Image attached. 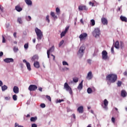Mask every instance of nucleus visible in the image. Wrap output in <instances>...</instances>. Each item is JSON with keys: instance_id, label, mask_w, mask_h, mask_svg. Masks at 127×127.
I'll return each mask as SVG.
<instances>
[{"instance_id": "nucleus-27", "label": "nucleus", "mask_w": 127, "mask_h": 127, "mask_svg": "<svg viewBox=\"0 0 127 127\" xmlns=\"http://www.w3.org/2000/svg\"><path fill=\"white\" fill-rule=\"evenodd\" d=\"M120 19L122 20V21H125V22H127V18L125 16H121Z\"/></svg>"}, {"instance_id": "nucleus-55", "label": "nucleus", "mask_w": 127, "mask_h": 127, "mask_svg": "<svg viewBox=\"0 0 127 127\" xmlns=\"http://www.w3.org/2000/svg\"><path fill=\"white\" fill-rule=\"evenodd\" d=\"M94 2H89V5H91V6H94Z\"/></svg>"}, {"instance_id": "nucleus-51", "label": "nucleus", "mask_w": 127, "mask_h": 127, "mask_svg": "<svg viewBox=\"0 0 127 127\" xmlns=\"http://www.w3.org/2000/svg\"><path fill=\"white\" fill-rule=\"evenodd\" d=\"M19 125L18 124V123H15V124H14V127H19Z\"/></svg>"}, {"instance_id": "nucleus-38", "label": "nucleus", "mask_w": 127, "mask_h": 127, "mask_svg": "<svg viewBox=\"0 0 127 127\" xmlns=\"http://www.w3.org/2000/svg\"><path fill=\"white\" fill-rule=\"evenodd\" d=\"M46 21H47V22H48V23L50 22V20L49 19V16L48 15L46 16Z\"/></svg>"}, {"instance_id": "nucleus-53", "label": "nucleus", "mask_w": 127, "mask_h": 127, "mask_svg": "<svg viewBox=\"0 0 127 127\" xmlns=\"http://www.w3.org/2000/svg\"><path fill=\"white\" fill-rule=\"evenodd\" d=\"M51 16H52V17H53V16H54L55 15V13L53 12H51Z\"/></svg>"}, {"instance_id": "nucleus-19", "label": "nucleus", "mask_w": 127, "mask_h": 127, "mask_svg": "<svg viewBox=\"0 0 127 127\" xmlns=\"http://www.w3.org/2000/svg\"><path fill=\"white\" fill-rule=\"evenodd\" d=\"M79 10H88V8L86 6L80 5L78 6Z\"/></svg>"}, {"instance_id": "nucleus-54", "label": "nucleus", "mask_w": 127, "mask_h": 127, "mask_svg": "<svg viewBox=\"0 0 127 127\" xmlns=\"http://www.w3.org/2000/svg\"><path fill=\"white\" fill-rule=\"evenodd\" d=\"M0 10H1L2 12L3 11V7L1 6L0 5Z\"/></svg>"}, {"instance_id": "nucleus-1", "label": "nucleus", "mask_w": 127, "mask_h": 127, "mask_svg": "<svg viewBox=\"0 0 127 127\" xmlns=\"http://www.w3.org/2000/svg\"><path fill=\"white\" fill-rule=\"evenodd\" d=\"M118 76L116 74H110L106 76V80L110 83H115L117 81Z\"/></svg>"}, {"instance_id": "nucleus-16", "label": "nucleus", "mask_w": 127, "mask_h": 127, "mask_svg": "<svg viewBox=\"0 0 127 127\" xmlns=\"http://www.w3.org/2000/svg\"><path fill=\"white\" fill-rule=\"evenodd\" d=\"M101 22L104 25H107L108 24V19L105 17L101 18Z\"/></svg>"}, {"instance_id": "nucleus-52", "label": "nucleus", "mask_w": 127, "mask_h": 127, "mask_svg": "<svg viewBox=\"0 0 127 127\" xmlns=\"http://www.w3.org/2000/svg\"><path fill=\"white\" fill-rule=\"evenodd\" d=\"M31 127H37V125L35 124H33L31 125Z\"/></svg>"}, {"instance_id": "nucleus-10", "label": "nucleus", "mask_w": 127, "mask_h": 127, "mask_svg": "<svg viewBox=\"0 0 127 127\" xmlns=\"http://www.w3.org/2000/svg\"><path fill=\"white\" fill-rule=\"evenodd\" d=\"M23 63H26V67L29 71H31V67L30 66V64L28 63L26 60H23Z\"/></svg>"}, {"instance_id": "nucleus-42", "label": "nucleus", "mask_w": 127, "mask_h": 127, "mask_svg": "<svg viewBox=\"0 0 127 127\" xmlns=\"http://www.w3.org/2000/svg\"><path fill=\"white\" fill-rule=\"evenodd\" d=\"M24 48L25 49H28V43H26L24 45Z\"/></svg>"}, {"instance_id": "nucleus-14", "label": "nucleus", "mask_w": 127, "mask_h": 127, "mask_svg": "<svg viewBox=\"0 0 127 127\" xmlns=\"http://www.w3.org/2000/svg\"><path fill=\"white\" fill-rule=\"evenodd\" d=\"M54 51V46H52L49 50L47 51V56L48 58H50L49 55H50V53L53 52Z\"/></svg>"}, {"instance_id": "nucleus-29", "label": "nucleus", "mask_w": 127, "mask_h": 127, "mask_svg": "<svg viewBox=\"0 0 127 127\" xmlns=\"http://www.w3.org/2000/svg\"><path fill=\"white\" fill-rule=\"evenodd\" d=\"M1 90L3 92L5 91V90H7V86L4 85L1 86Z\"/></svg>"}, {"instance_id": "nucleus-31", "label": "nucleus", "mask_w": 127, "mask_h": 127, "mask_svg": "<svg viewBox=\"0 0 127 127\" xmlns=\"http://www.w3.org/2000/svg\"><path fill=\"white\" fill-rule=\"evenodd\" d=\"M13 51H14V52L15 53H16V52H18V48H17V47H14L13 48Z\"/></svg>"}, {"instance_id": "nucleus-49", "label": "nucleus", "mask_w": 127, "mask_h": 127, "mask_svg": "<svg viewBox=\"0 0 127 127\" xmlns=\"http://www.w3.org/2000/svg\"><path fill=\"white\" fill-rule=\"evenodd\" d=\"M87 63H88V64H91V63L92 62V60H91L90 59H88V60H87Z\"/></svg>"}, {"instance_id": "nucleus-36", "label": "nucleus", "mask_w": 127, "mask_h": 127, "mask_svg": "<svg viewBox=\"0 0 127 127\" xmlns=\"http://www.w3.org/2000/svg\"><path fill=\"white\" fill-rule=\"evenodd\" d=\"M91 25L92 26H94V25H95V20L94 19H91Z\"/></svg>"}, {"instance_id": "nucleus-11", "label": "nucleus", "mask_w": 127, "mask_h": 127, "mask_svg": "<svg viewBox=\"0 0 127 127\" xmlns=\"http://www.w3.org/2000/svg\"><path fill=\"white\" fill-rule=\"evenodd\" d=\"M87 36H88V34H87V33H84L80 34L79 36V38L80 41H82V40H83V39H85V38H86V37H87Z\"/></svg>"}, {"instance_id": "nucleus-32", "label": "nucleus", "mask_w": 127, "mask_h": 127, "mask_svg": "<svg viewBox=\"0 0 127 127\" xmlns=\"http://www.w3.org/2000/svg\"><path fill=\"white\" fill-rule=\"evenodd\" d=\"M37 120V117H31L30 119L31 122H35Z\"/></svg>"}, {"instance_id": "nucleus-40", "label": "nucleus", "mask_w": 127, "mask_h": 127, "mask_svg": "<svg viewBox=\"0 0 127 127\" xmlns=\"http://www.w3.org/2000/svg\"><path fill=\"white\" fill-rule=\"evenodd\" d=\"M62 102H64V99H59V100L57 99L56 103H61Z\"/></svg>"}, {"instance_id": "nucleus-46", "label": "nucleus", "mask_w": 127, "mask_h": 127, "mask_svg": "<svg viewBox=\"0 0 127 127\" xmlns=\"http://www.w3.org/2000/svg\"><path fill=\"white\" fill-rule=\"evenodd\" d=\"M56 11L58 13H60V9L59 7H57L56 9Z\"/></svg>"}, {"instance_id": "nucleus-28", "label": "nucleus", "mask_w": 127, "mask_h": 127, "mask_svg": "<svg viewBox=\"0 0 127 127\" xmlns=\"http://www.w3.org/2000/svg\"><path fill=\"white\" fill-rule=\"evenodd\" d=\"M32 61H34L35 62L37 61V60H38V57L37 56H34L32 59H31Z\"/></svg>"}, {"instance_id": "nucleus-7", "label": "nucleus", "mask_w": 127, "mask_h": 127, "mask_svg": "<svg viewBox=\"0 0 127 127\" xmlns=\"http://www.w3.org/2000/svg\"><path fill=\"white\" fill-rule=\"evenodd\" d=\"M102 59L103 60H108L109 59V57H108V52L106 51H103L102 52Z\"/></svg>"}, {"instance_id": "nucleus-57", "label": "nucleus", "mask_w": 127, "mask_h": 127, "mask_svg": "<svg viewBox=\"0 0 127 127\" xmlns=\"http://www.w3.org/2000/svg\"><path fill=\"white\" fill-rule=\"evenodd\" d=\"M3 55V53L2 52H0V57H1Z\"/></svg>"}, {"instance_id": "nucleus-20", "label": "nucleus", "mask_w": 127, "mask_h": 127, "mask_svg": "<svg viewBox=\"0 0 127 127\" xmlns=\"http://www.w3.org/2000/svg\"><path fill=\"white\" fill-rule=\"evenodd\" d=\"M77 112L79 114H83V112H84V107L83 106H80L77 108Z\"/></svg>"}, {"instance_id": "nucleus-43", "label": "nucleus", "mask_w": 127, "mask_h": 127, "mask_svg": "<svg viewBox=\"0 0 127 127\" xmlns=\"http://www.w3.org/2000/svg\"><path fill=\"white\" fill-rule=\"evenodd\" d=\"M63 43H64V40H62L59 44V47H61V46L63 45Z\"/></svg>"}, {"instance_id": "nucleus-47", "label": "nucleus", "mask_w": 127, "mask_h": 127, "mask_svg": "<svg viewBox=\"0 0 127 127\" xmlns=\"http://www.w3.org/2000/svg\"><path fill=\"white\" fill-rule=\"evenodd\" d=\"M2 43H5V39L4 38V36L2 35Z\"/></svg>"}, {"instance_id": "nucleus-25", "label": "nucleus", "mask_w": 127, "mask_h": 127, "mask_svg": "<svg viewBox=\"0 0 127 127\" xmlns=\"http://www.w3.org/2000/svg\"><path fill=\"white\" fill-rule=\"evenodd\" d=\"M25 2L28 5H32V1L31 0H25Z\"/></svg>"}, {"instance_id": "nucleus-26", "label": "nucleus", "mask_w": 127, "mask_h": 127, "mask_svg": "<svg viewBox=\"0 0 127 127\" xmlns=\"http://www.w3.org/2000/svg\"><path fill=\"white\" fill-rule=\"evenodd\" d=\"M115 47L116 48V49H120V43L118 41H116L115 44Z\"/></svg>"}, {"instance_id": "nucleus-61", "label": "nucleus", "mask_w": 127, "mask_h": 127, "mask_svg": "<svg viewBox=\"0 0 127 127\" xmlns=\"http://www.w3.org/2000/svg\"><path fill=\"white\" fill-rule=\"evenodd\" d=\"M51 56H52L53 57V60H55V56H54L53 54H52Z\"/></svg>"}, {"instance_id": "nucleus-30", "label": "nucleus", "mask_w": 127, "mask_h": 127, "mask_svg": "<svg viewBox=\"0 0 127 127\" xmlns=\"http://www.w3.org/2000/svg\"><path fill=\"white\" fill-rule=\"evenodd\" d=\"M87 92L88 94H92V93H93V90H92V88L89 87L87 88Z\"/></svg>"}, {"instance_id": "nucleus-13", "label": "nucleus", "mask_w": 127, "mask_h": 127, "mask_svg": "<svg viewBox=\"0 0 127 127\" xmlns=\"http://www.w3.org/2000/svg\"><path fill=\"white\" fill-rule=\"evenodd\" d=\"M86 79L87 80H91L93 79V73H92V71L88 72L86 76Z\"/></svg>"}, {"instance_id": "nucleus-39", "label": "nucleus", "mask_w": 127, "mask_h": 127, "mask_svg": "<svg viewBox=\"0 0 127 127\" xmlns=\"http://www.w3.org/2000/svg\"><path fill=\"white\" fill-rule=\"evenodd\" d=\"M46 99L48 100L50 102H51V97H50V96L49 95H46Z\"/></svg>"}, {"instance_id": "nucleus-6", "label": "nucleus", "mask_w": 127, "mask_h": 127, "mask_svg": "<svg viewBox=\"0 0 127 127\" xmlns=\"http://www.w3.org/2000/svg\"><path fill=\"white\" fill-rule=\"evenodd\" d=\"M64 89L66 90L67 92H68L70 95H73V91H72V88L69 86L67 82H65L64 84Z\"/></svg>"}, {"instance_id": "nucleus-18", "label": "nucleus", "mask_w": 127, "mask_h": 127, "mask_svg": "<svg viewBox=\"0 0 127 127\" xmlns=\"http://www.w3.org/2000/svg\"><path fill=\"white\" fill-rule=\"evenodd\" d=\"M13 91L15 94H18L19 93V88H18V87L15 86L13 88Z\"/></svg>"}, {"instance_id": "nucleus-12", "label": "nucleus", "mask_w": 127, "mask_h": 127, "mask_svg": "<svg viewBox=\"0 0 127 127\" xmlns=\"http://www.w3.org/2000/svg\"><path fill=\"white\" fill-rule=\"evenodd\" d=\"M3 61L5 63H12L14 60L12 58H6L3 60Z\"/></svg>"}, {"instance_id": "nucleus-5", "label": "nucleus", "mask_w": 127, "mask_h": 127, "mask_svg": "<svg viewBox=\"0 0 127 127\" xmlns=\"http://www.w3.org/2000/svg\"><path fill=\"white\" fill-rule=\"evenodd\" d=\"M85 46H81L78 52L77 55L80 57V58H82L83 57V55H84V53L85 51Z\"/></svg>"}, {"instance_id": "nucleus-9", "label": "nucleus", "mask_w": 127, "mask_h": 127, "mask_svg": "<svg viewBox=\"0 0 127 127\" xmlns=\"http://www.w3.org/2000/svg\"><path fill=\"white\" fill-rule=\"evenodd\" d=\"M68 30H69V26L66 27L65 28L64 31H63L61 33V38L64 37V36H65V34H66V33H67V31H68Z\"/></svg>"}, {"instance_id": "nucleus-4", "label": "nucleus", "mask_w": 127, "mask_h": 127, "mask_svg": "<svg viewBox=\"0 0 127 127\" xmlns=\"http://www.w3.org/2000/svg\"><path fill=\"white\" fill-rule=\"evenodd\" d=\"M108 106H109V101L108 100H107V99H105L104 100L103 102L101 104V106L105 111H108V110H109Z\"/></svg>"}, {"instance_id": "nucleus-60", "label": "nucleus", "mask_w": 127, "mask_h": 127, "mask_svg": "<svg viewBox=\"0 0 127 127\" xmlns=\"http://www.w3.org/2000/svg\"><path fill=\"white\" fill-rule=\"evenodd\" d=\"M124 76H127V71H125L124 73Z\"/></svg>"}, {"instance_id": "nucleus-37", "label": "nucleus", "mask_w": 127, "mask_h": 127, "mask_svg": "<svg viewBox=\"0 0 127 127\" xmlns=\"http://www.w3.org/2000/svg\"><path fill=\"white\" fill-rule=\"evenodd\" d=\"M26 19L27 21H30V20H31V16H26Z\"/></svg>"}, {"instance_id": "nucleus-48", "label": "nucleus", "mask_w": 127, "mask_h": 127, "mask_svg": "<svg viewBox=\"0 0 127 127\" xmlns=\"http://www.w3.org/2000/svg\"><path fill=\"white\" fill-rule=\"evenodd\" d=\"M5 100L6 101H9L10 100V97L8 96V97H5Z\"/></svg>"}, {"instance_id": "nucleus-17", "label": "nucleus", "mask_w": 127, "mask_h": 127, "mask_svg": "<svg viewBox=\"0 0 127 127\" xmlns=\"http://www.w3.org/2000/svg\"><path fill=\"white\" fill-rule=\"evenodd\" d=\"M72 81L71 80L69 84H73V83H78L79 82V78L77 77H74L72 78Z\"/></svg>"}, {"instance_id": "nucleus-15", "label": "nucleus", "mask_w": 127, "mask_h": 127, "mask_svg": "<svg viewBox=\"0 0 127 127\" xmlns=\"http://www.w3.org/2000/svg\"><path fill=\"white\" fill-rule=\"evenodd\" d=\"M15 9L18 12H20V11H22V7H20V5L18 4L15 6Z\"/></svg>"}, {"instance_id": "nucleus-45", "label": "nucleus", "mask_w": 127, "mask_h": 127, "mask_svg": "<svg viewBox=\"0 0 127 127\" xmlns=\"http://www.w3.org/2000/svg\"><path fill=\"white\" fill-rule=\"evenodd\" d=\"M63 71H69V68H68L67 67H64L63 68Z\"/></svg>"}, {"instance_id": "nucleus-24", "label": "nucleus", "mask_w": 127, "mask_h": 127, "mask_svg": "<svg viewBox=\"0 0 127 127\" xmlns=\"http://www.w3.org/2000/svg\"><path fill=\"white\" fill-rule=\"evenodd\" d=\"M17 22H18L19 24H22L23 22V21H22V18L21 17H18L17 19Z\"/></svg>"}, {"instance_id": "nucleus-50", "label": "nucleus", "mask_w": 127, "mask_h": 127, "mask_svg": "<svg viewBox=\"0 0 127 127\" xmlns=\"http://www.w3.org/2000/svg\"><path fill=\"white\" fill-rule=\"evenodd\" d=\"M111 121H112V122L113 124H115V118L112 117V119H111Z\"/></svg>"}, {"instance_id": "nucleus-63", "label": "nucleus", "mask_w": 127, "mask_h": 127, "mask_svg": "<svg viewBox=\"0 0 127 127\" xmlns=\"http://www.w3.org/2000/svg\"><path fill=\"white\" fill-rule=\"evenodd\" d=\"M39 90L40 91V92H42V88L39 87Z\"/></svg>"}, {"instance_id": "nucleus-3", "label": "nucleus", "mask_w": 127, "mask_h": 127, "mask_svg": "<svg viewBox=\"0 0 127 127\" xmlns=\"http://www.w3.org/2000/svg\"><path fill=\"white\" fill-rule=\"evenodd\" d=\"M92 34L94 37H96V38L99 37L101 35V30H100V28H95L94 30L92 32Z\"/></svg>"}, {"instance_id": "nucleus-58", "label": "nucleus", "mask_w": 127, "mask_h": 127, "mask_svg": "<svg viewBox=\"0 0 127 127\" xmlns=\"http://www.w3.org/2000/svg\"><path fill=\"white\" fill-rule=\"evenodd\" d=\"M111 52H112V53H114V47H112L111 48Z\"/></svg>"}, {"instance_id": "nucleus-23", "label": "nucleus", "mask_w": 127, "mask_h": 127, "mask_svg": "<svg viewBox=\"0 0 127 127\" xmlns=\"http://www.w3.org/2000/svg\"><path fill=\"white\" fill-rule=\"evenodd\" d=\"M34 66L35 68L38 69L40 67V65L39 64V62L36 61L34 63Z\"/></svg>"}, {"instance_id": "nucleus-33", "label": "nucleus", "mask_w": 127, "mask_h": 127, "mask_svg": "<svg viewBox=\"0 0 127 127\" xmlns=\"http://www.w3.org/2000/svg\"><path fill=\"white\" fill-rule=\"evenodd\" d=\"M12 99H13V101H17V95H16L15 94L13 95Z\"/></svg>"}, {"instance_id": "nucleus-62", "label": "nucleus", "mask_w": 127, "mask_h": 127, "mask_svg": "<svg viewBox=\"0 0 127 127\" xmlns=\"http://www.w3.org/2000/svg\"><path fill=\"white\" fill-rule=\"evenodd\" d=\"M72 116H73V119H76V115H75L74 114H72Z\"/></svg>"}, {"instance_id": "nucleus-41", "label": "nucleus", "mask_w": 127, "mask_h": 127, "mask_svg": "<svg viewBox=\"0 0 127 127\" xmlns=\"http://www.w3.org/2000/svg\"><path fill=\"white\" fill-rule=\"evenodd\" d=\"M117 85L118 87H121V86H122V81H118L117 82Z\"/></svg>"}, {"instance_id": "nucleus-22", "label": "nucleus", "mask_w": 127, "mask_h": 127, "mask_svg": "<svg viewBox=\"0 0 127 127\" xmlns=\"http://www.w3.org/2000/svg\"><path fill=\"white\" fill-rule=\"evenodd\" d=\"M127 93L126 90H123L121 91V96L123 97V98H125V97H127Z\"/></svg>"}, {"instance_id": "nucleus-35", "label": "nucleus", "mask_w": 127, "mask_h": 127, "mask_svg": "<svg viewBox=\"0 0 127 127\" xmlns=\"http://www.w3.org/2000/svg\"><path fill=\"white\" fill-rule=\"evenodd\" d=\"M63 65L64 66H69V64H68V63H67V62L66 61H63Z\"/></svg>"}, {"instance_id": "nucleus-2", "label": "nucleus", "mask_w": 127, "mask_h": 127, "mask_svg": "<svg viewBox=\"0 0 127 127\" xmlns=\"http://www.w3.org/2000/svg\"><path fill=\"white\" fill-rule=\"evenodd\" d=\"M35 31L37 35V39L38 41H40L43 37V33L41 31V30L39 29L38 28L36 27L35 28Z\"/></svg>"}, {"instance_id": "nucleus-59", "label": "nucleus", "mask_w": 127, "mask_h": 127, "mask_svg": "<svg viewBox=\"0 0 127 127\" xmlns=\"http://www.w3.org/2000/svg\"><path fill=\"white\" fill-rule=\"evenodd\" d=\"M2 86V81L1 80H0V87Z\"/></svg>"}, {"instance_id": "nucleus-56", "label": "nucleus", "mask_w": 127, "mask_h": 127, "mask_svg": "<svg viewBox=\"0 0 127 127\" xmlns=\"http://www.w3.org/2000/svg\"><path fill=\"white\" fill-rule=\"evenodd\" d=\"M13 36L15 38H16L17 36H16V32H14L13 33Z\"/></svg>"}, {"instance_id": "nucleus-44", "label": "nucleus", "mask_w": 127, "mask_h": 127, "mask_svg": "<svg viewBox=\"0 0 127 127\" xmlns=\"http://www.w3.org/2000/svg\"><path fill=\"white\" fill-rule=\"evenodd\" d=\"M40 107H41V108H42L43 109L46 107V105H45V104H44V103H42L40 105Z\"/></svg>"}, {"instance_id": "nucleus-21", "label": "nucleus", "mask_w": 127, "mask_h": 127, "mask_svg": "<svg viewBox=\"0 0 127 127\" xmlns=\"http://www.w3.org/2000/svg\"><path fill=\"white\" fill-rule=\"evenodd\" d=\"M83 82H84V80H82L77 86L78 90H79L80 91L83 89Z\"/></svg>"}, {"instance_id": "nucleus-64", "label": "nucleus", "mask_w": 127, "mask_h": 127, "mask_svg": "<svg viewBox=\"0 0 127 127\" xmlns=\"http://www.w3.org/2000/svg\"><path fill=\"white\" fill-rule=\"evenodd\" d=\"M36 41V40L35 39V38H34V39H33V43H35Z\"/></svg>"}, {"instance_id": "nucleus-8", "label": "nucleus", "mask_w": 127, "mask_h": 127, "mask_svg": "<svg viewBox=\"0 0 127 127\" xmlns=\"http://www.w3.org/2000/svg\"><path fill=\"white\" fill-rule=\"evenodd\" d=\"M28 90L30 91H35V90H37V86L32 84L30 85L28 88Z\"/></svg>"}, {"instance_id": "nucleus-34", "label": "nucleus", "mask_w": 127, "mask_h": 127, "mask_svg": "<svg viewBox=\"0 0 127 127\" xmlns=\"http://www.w3.org/2000/svg\"><path fill=\"white\" fill-rule=\"evenodd\" d=\"M125 46V45L124 44V42L123 41H120V47L121 49H123L124 48V47Z\"/></svg>"}]
</instances>
